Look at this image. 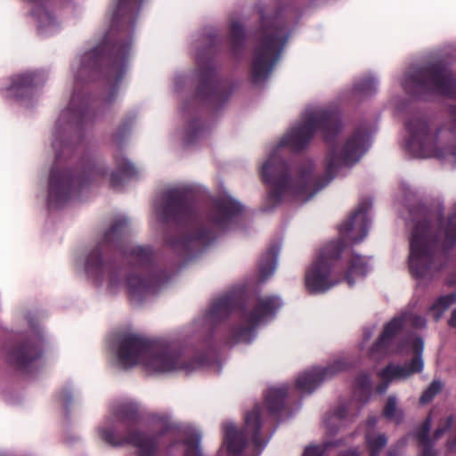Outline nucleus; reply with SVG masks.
I'll return each mask as SVG.
<instances>
[{
  "label": "nucleus",
  "mask_w": 456,
  "mask_h": 456,
  "mask_svg": "<svg viewBox=\"0 0 456 456\" xmlns=\"http://www.w3.org/2000/svg\"><path fill=\"white\" fill-rule=\"evenodd\" d=\"M387 456H398V454L395 451L389 450L387 453Z\"/></svg>",
  "instance_id": "obj_51"
},
{
  "label": "nucleus",
  "mask_w": 456,
  "mask_h": 456,
  "mask_svg": "<svg viewBox=\"0 0 456 456\" xmlns=\"http://www.w3.org/2000/svg\"><path fill=\"white\" fill-rule=\"evenodd\" d=\"M431 428L432 419L430 416H428L413 433L418 444L436 442V440H433V433L430 435Z\"/></svg>",
  "instance_id": "obj_34"
},
{
  "label": "nucleus",
  "mask_w": 456,
  "mask_h": 456,
  "mask_svg": "<svg viewBox=\"0 0 456 456\" xmlns=\"http://www.w3.org/2000/svg\"><path fill=\"white\" fill-rule=\"evenodd\" d=\"M281 307L279 299L275 297H260L251 311H244L241 319L244 324H237L230 329L226 342H250L255 328L263 321L271 318Z\"/></svg>",
  "instance_id": "obj_16"
},
{
  "label": "nucleus",
  "mask_w": 456,
  "mask_h": 456,
  "mask_svg": "<svg viewBox=\"0 0 456 456\" xmlns=\"http://www.w3.org/2000/svg\"><path fill=\"white\" fill-rule=\"evenodd\" d=\"M207 127L203 124L200 116H191L185 122L183 129V142L185 145L194 143L200 137L205 134Z\"/></svg>",
  "instance_id": "obj_26"
},
{
  "label": "nucleus",
  "mask_w": 456,
  "mask_h": 456,
  "mask_svg": "<svg viewBox=\"0 0 456 456\" xmlns=\"http://www.w3.org/2000/svg\"><path fill=\"white\" fill-rule=\"evenodd\" d=\"M355 386L362 390H369L370 387V379L368 374L360 373L355 379Z\"/></svg>",
  "instance_id": "obj_41"
},
{
  "label": "nucleus",
  "mask_w": 456,
  "mask_h": 456,
  "mask_svg": "<svg viewBox=\"0 0 456 456\" xmlns=\"http://www.w3.org/2000/svg\"><path fill=\"white\" fill-rule=\"evenodd\" d=\"M412 223L410 269L413 275L432 279L443 268L438 259L440 248L447 249L456 245V204L446 219L443 208L427 209L417 206L410 211Z\"/></svg>",
  "instance_id": "obj_5"
},
{
  "label": "nucleus",
  "mask_w": 456,
  "mask_h": 456,
  "mask_svg": "<svg viewBox=\"0 0 456 456\" xmlns=\"http://www.w3.org/2000/svg\"><path fill=\"white\" fill-rule=\"evenodd\" d=\"M338 456H362L357 448H350L346 451L340 452Z\"/></svg>",
  "instance_id": "obj_44"
},
{
  "label": "nucleus",
  "mask_w": 456,
  "mask_h": 456,
  "mask_svg": "<svg viewBox=\"0 0 456 456\" xmlns=\"http://www.w3.org/2000/svg\"><path fill=\"white\" fill-rule=\"evenodd\" d=\"M261 39L255 48L251 65V80L257 84L265 79L280 60L285 45V30L274 17L269 20L261 17Z\"/></svg>",
  "instance_id": "obj_9"
},
{
  "label": "nucleus",
  "mask_w": 456,
  "mask_h": 456,
  "mask_svg": "<svg viewBox=\"0 0 456 456\" xmlns=\"http://www.w3.org/2000/svg\"><path fill=\"white\" fill-rule=\"evenodd\" d=\"M201 436L193 431L188 434L181 442L185 446L184 456H204L200 449Z\"/></svg>",
  "instance_id": "obj_32"
},
{
  "label": "nucleus",
  "mask_w": 456,
  "mask_h": 456,
  "mask_svg": "<svg viewBox=\"0 0 456 456\" xmlns=\"http://www.w3.org/2000/svg\"><path fill=\"white\" fill-rule=\"evenodd\" d=\"M403 319L405 322L411 323L415 328H423L426 325V320L423 317L417 314L404 315Z\"/></svg>",
  "instance_id": "obj_40"
},
{
  "label": "nucleus",
  "mask_w": 456,
  "mask_h": 456,
  "mask_svg": "<svg viewBox=\"0 0 456 456\" xmlns=\"http://www.w3.org/2000/svg\"><path fill=\"white\" fill-rule=\"evenodd\" d=\"M159 219L179 230L175 236L166 234L165 244L182 255L189 256L196 246H208L232 220L243 211L242 205L230 197L216 199L205 216L198 212L191 191L175 188L165 191L157 208Z\"/></svg>",
  "instance_id": "obj_3"
},
{
  "label": "nucleus",
  "mask_w": 456,
  "mask_h": 456,
  "mask_svg": "<svg viewBox=\"0 0 456 456\" xmlns=\"http://www.w3.org/2000/svg\"><path fill=\"white\" fill-rule=\"evenodd\" d=\"M344 417V413L341 411H338L333 418L342 419Z\"/></svg>",
  "instance_id": "obj_50"
},
{
  "label": "nucleus",
  "mask_w": 456,
  "mask_h": 456,
  "mask_svg": "<svg viewBox=\"0 0 456 456\" xmlns=\"http://www.w3.org/2000/svg\"><path fill=\"white\" fill-rule=\"evenodd\" d=\"M455 302V293L440 297L431 307V312L433 314L434 319L436 321H438L442 317L444 312L447 310L450 307V305H452Z\"/></svg>",
  "instance_id": "obj_35"
},
{
  "label": "nucleus",
  "mask_w": 456,
  "mask_h": 456,
  "mask_svg": "<svg viewBox=\"0 0 456 456\" xmlns=\"http://www.w3.org/2000/svg\"><path fill=\"white\" fill-rule=\"evenodd\" d=\"M365 441L370 456H379L387 444V437L385 434L371 431L366 433Z\"/></svg>",
  "instance_id": "obj_29"
},
{
  "label": "nucleus",
  "mask_w": 456,
  "mask_h": 456,
  "mask_svg": "<svg viewBox=\"0 0 456 456\" xmlns=\"http://www.w3.org/2000/svg\"><path fill=\"white\" fill-rule=\"evenodd\" d=\"M128 224V220L124 217L114 221L104 233L102 240L88 255L86 271L99 284L107 276L110 288L116 289L122 283L125 270L113 262H105L102 255L118 249L130 269L126 279L129 297L132 301L141 303L147 295L155 294L166 284L170 279V273L155 262L151 247L134 246L128 248L122 246Z\"/></svg>",
  "instance_id": "obj_2"
},
{
  "label": "nucleus",
  "mask_w": 456,
  "mask_h": 456,
  "mask_svg": "<svg viewBox=\"0 0 456 456\" xmlns=\"http://www.w3.org/2000/svg\"><path fill=\"white\" fill-rule=\"evenodd\" d=\"M143 0H118L103 41L86 53L75 79L69 114H90L117 97L128 63L132 33Z\"/></svg>",
  "instance_id": "obj_1"
},
{
  "label": "nucleus",
  "mask_w": 456,
  "mask_h": 456,
  "mask_svg": "<svg viewBox=\"0 0 456 456\" xmlns=\"http://www.w3.org/2000/svg\"><path fill=\"white\" fill-rule=\"evenodd\" d=\"M38 20L43 23L45 20L47 24L52 25L54 23V16L49 11L40 10L36 12Z\"/></svg>",
  "instance_id": "obj_43"
},
{
  "label": "nucleus",
  "mask_w": 456,
  "mask_h": 456,
  "mask_svg": "<svg viewBox=\"0 0 456 456\" xmlns=\"http://www.w3.org/2000/svg\"><path fill=\"white\" fill-rule=\"evenodd\" d=\"M402 318H395L390 322H388L384 328L379 341L373 346L371 353L374 350H379V348L385 346L387 343L402 329Z\"/></svg>",
  "instance_id": "obj_31"
},
{
  "label": "nucleus",
  "mask_w": 456,
  "mask_h": 456,
  "mask_svg": "<svg viewBox=\"0 0 456 456\" xmlns=\"http://www.w3.org/2000/svg\"><path fill=\"white\" fill-rule=\"evenodd\" d=\"M262 428V406L256 405L245 417V427L237 429L232 424L225 426L224 444L229 454L240 455L250 440L256 448L263 447L260 436Z\"/></svg>",
  "instance_id": "obj_14"
},
{
  "label": "nucleus",
  "mask_w": 456,
  "mask_h": 456,
  "mask_svg": "<svg viewBox=\"0 0 456 456\" xmlns=\"http://www.w3.org/2000/svg\"><path fill=\"white\" fill-rule=\"evenodd\" d=\"M198 63V86L194 94L197 103L210 107L223 105L232 94L227 83L217 77L215 68L210 62L204 63L200 55Z\"/></svg>",
  "instance_id": "obj_13"
},
{
  "label": "nucleus",
  "mask_w": 456,
  "mask_h": 456,
  "mask_svg": "<svg viewBox=\"0 0 456 456\" xmlns=\"http://www.w3.org/2000/svg\"><path fill=\"white\" fill-rule=\"evenodd\" d=\"M30 1L33 2V3H42L45 0H30Z\"/></svg>",
  "instance_id": "obj_52"
},
{
  "label": "nucleus",
  "mask_w": 456,
  "mask_h": 456,
  "mask_svg": "<svg viewBox=\"0 0 456 456\" xmlns=\"http://www.w3.org/2000/svg\"><path fill=\"white\" fill-rule=\"evenodd\" d=\"M449 325L456 330V308L452 313L451 318L449 320Z\"/></svg>",
  "instance_id": "obj_46"
},
{
  "label": "nucleus",
  "mask_w": 456,
  "mask_h": 456,
  "mask_svg": "<svg viewBox=\"0 0 456 456\" xmlns=\"http://www.w3.org/2000/svg\"><path fill=\"white\" fill-rule=\"evenodd\" d=\"M411 352L414 357L411 362L404 365H388L382 371L379 373V376L382 379L383 383L377 387V392L383 394L388 387L391 381L395 379H408L414 373L420 372L423 370V360L422 352L424 348V341L420 338H415L411 343Z\"/></svg>",
  "instance_id": "obj_19"
},
{
  "label": "nucleus",
  "mask_w": 456,
  "mask_h": 456,
  "mask_svg": "<svg viewBox=\"0 0 456 456\" xmlns=\"http://www.w3.org/2000/svg\"><path fill=\"white\" fill-rule=\"evenodd\" d=\"M452 282L456 285V279L454 281H452Z\"/></svg>",
  "instance_id": "obj_53"
},
{
  "label": "nucleus",
  "mask_w": 456,
  "mask_h": 456,
  "mask_svg": "<svg viewBox=\"0 0 456 456\" xmlns=\"http://www.w3.org/2000/svg\"><path fill=\"white\" fill-rule=\"evenodd\" d=\"M305 114H323V115H326V114H333V113L326 111V110H322V111H318V112L306 111Z\"/></svg>",
  "instance_id": "obj_48"
},
{
  "label": "nucleus",
  "mask_w": 456,
  "mask_h": 456,
  "mask_svg": "<svg viewBox=\"0 0 456 456\" xmlns=\"http://www.w3.org/2000/svg\"><path fill=\"white\" fill-rule=\"evenodd\" d=\"M45 84V78L39 72H24L9 78V83L1 89L5 99H13L26 102L32 99L36 91Z\"/></svg>",
  "instance_id": "obj_20"
},
{
  "label": "nucleus",
  "mask_w": 456,
  "mask_h": 456,
  "mask_svg": "<svg viewBox=\"0 0 456 456\" xmlns=\"http://www.w3.org/2000/svg\"><path fill=\"white\" fill-rule=\"evenodd\" d=\"M340 234L352 242H359L367 234V218L362 210L356 211L340 229Z\"/></svg>",
  "instance_id": "obj_25"
},
{
  "label": "nucleus",
  "mask_w": 456,
  "mask_h": 456,
  "mask_svg": "<svg viewBox=\"0 0 456 456\" xmlns=\"http://www.w3.org/2000/svg\"><path fill=\"white\" fill-rule=\"evenodd\" d=\"M113 418L124 426V431L119 432L114 428L103 427L99 428L100 437L106 444L119 447L130 444L136 448V456H156L159 449V439L175 430L173 424H165L160 430L152 436L137 428L142 421V416L137 404L124 403L113 406Z\"/></svg>",
  "instance_id": "obj_7"
},
{
  "label": "nucleus",
  "mask_w": 456,
  "mask_h": 456,
  "mask_svg": "<svg viewBox=\"0 0 456 456\" xmlns=\"http://www.w3.org/2000/svg\"><path fill=\"white\" fill-rule=\"evenodd\" d=\"M265 404L269 413L276 416L285 407V388H271L265 395Z\"/></svg>",
  "instance_id": "obj_27"
},
{
  "label": "nucleus",
  "mask_w": 456,
  "mask_h": 456,
  "mask_svg": "<svg viewBox=\"0 0 456 456\" xmlns=\"http://www.w3.org/2000/svg\"><path fill=\"white\" fill-rule=\"evenodd\" d=\"M43 354V338L39 334H20L4 347L7 365L24 373L31 371Z\"/></svg>",
  "instance_id": "obj_12"
},
{
  "label": "nucleus",
  "mask_w": 456,
  "mask_h": 456,
  "mask_svg": "<svg viewBox=\"0 0 456 456\" xmlns=\"http://www.w3.org/2000/svg\"><path fill=\"white\" fill-rule=\"evenodd\" d=\"M383 415L387 419L397 423L403 420V412L397 407V399L395 395H390L387 398V401L383 407Z\"/></svg>",
  "instance_id": "obj_36"
},
{
  "label": "nucleus",
  "mask_w": 456,
  "mask_h": 456,
  "mask_svg": "<svg viewBox=\"0 0 456 456\" xmlns=\"http://www.w3.org/2000/svg\"><path fill=\"white\" fill-rule=\"evenodd\" d=\"M341 130L342 124L338 116H311L306 122L291 129L287 148L300 151L308 145L314 132L320 131L326 140H330Z\"/></svg>",
  "instance_id": "obj_15"
},
{
  "label": "nucleus",
  "mask_w": 456,
  "mask_h": 456,
  "mask_svg": "<svg viewBox=\"0 0 456 456\" xmlns=\"http://www.w3.org/2000/svg\"><path fill=\"white\" fill-rule=\"evenodd\" d=\"M328 446V444L323 445H308L305 447L303 456H322Z\"/></svg>",
  "instance_id": "obj_39"
},
{
  "label": "nucleus",
  "mask_w": 456,
  "mask_h": 456,
  "mask_svg": "<svg viewBox=\"0 0 456 456\" xmlns=\"http://www.w3.org/2000/svg\"><path fill=\"white\" fill-rule=\"evenodd\" d=\"M406 128L430 156L456 163V116L449 126L438 129L433 135L429 134L428 124L422 116H411L406 122Z\"/></svg>",
  "instance_id": "obj_11"
},
{
  "label": "nucleus",
  "mask_w": 456,
  "mask_h": 456,
  "mask_svg": "<svg viewBox=\"0 0 456 456\" xmlns=\"http://www.w3.org/2000/svg\"><path fill=\"white\" fill-rule=\"evenodd\" d=\"M130 131V127L127 125H123L116 134V138L120 140L122 137L126 136Z\"/></svg>",
  "instance_id": "obj_45"
},
{
  "label": "nucleus",
  "mask_w": 456,
  "mask_h": 456,
  "mask_svg": "<svg viewBox=\"0 0 456 456\" xmlns=\"http://www.w3.org/2000/svg\"><path fill=\"white\" fill-rule=\"evenodd\" d=\"M365 273V264L362 261L361 256H354L349 265L348 272L346 274V281L349 283V285H353L352 281V276H363Z\"/></svg>",
  "instance_id": "obj_37"
},
{
  "label": "nucleus",
  "mask_w": 456,
  "mask_h": 456,
  "mask_svg": "<svg viewBox=\"0 0 456 456\" xmlns=\"http://www.w3.org/2000/svg\"><path fill=\"white\" fill-rule=\"evenodd\" d=\"M343 250V242H332L320 253L312 268L305 274V286L311 292H322L332 287L336 282L328 279L330 262L338 259Z\"/></svg>",
  "instance_id": "obj_18"
},
{
  "label": "nucleus",
  "mask_w": 456,
  "mask_h": 456,
  "mask_svg": "<svg viewBox=\"0 0 456 456\" xmlns=\"http://www.w3.org/2000/svg\"><path fill=\"white\" fill-rule=\"evenodd\" d=\"M377 423V419L375 417H370L369 418V419L367 420V425L370 427V428H373L375 427Z\"/></svg>",
  "instance_id": "obj_47"
},
{
  "label": "nucleus",
  "mask_w": 456,
  "mask_h": 456,
  "mask_svg": "<svg viewBox=\"0 0 456 456\" xmlns=\"http://www.w3.org/2000/svg\"><path fill=\"white\" fill-rule=\"evenodd\" d=\"M264 183L269 186L268 200L280 202L285 195V135L279 139L267 160L260 169Z\"/></svg>",
  "instance_id": "obj_17"
},
{
  "label": "nucleus",
  "mask_w": 456,
  "mask_h": 456,
  "mask_svg": "<svg viewBox=\"0 0 456 456\" xmlns=\"http://www.w3.org/2000/svg\"><path fill=\"white\" fill-rule=\"evenodd\" d=\"M436 442H430L427 444H419L421 448V456H437V452L435 448Z\"/></svg>",
  "instance_id": "obj_42"
},
{
  "label": "nucleus",
  "mask_w": 456,
  "mask_h": 456,
  "mask_svg": "<svg viewBox=\"0 0 456 456\" xmlns=\"http://www.w3.org/2000/svg\"><path fill=\"white\" fill-rule=\"evenodd\" d=\"M370 133L368 130H358L346 142L341 159L332 157L327 163V176L320 182L314 179L310 174L302 175L297 180H287V198L291 197L300 202H305L326 186L335 176L340 165L351 166L357 162L367 150Z\"/></svg>",
  "instance_id": "obj_8"
},
{
  "label": "nucleus",
  "mask_w": 456,
  "mask_h": 456,
  "mask_svg": "<svg viewBox=\"0 0 456 456\" xmlns=\"http://www.w3.org/2000/svg\"><path fill=\"white\" fill-rule=\"evenodd\" d=\"M403 86L414 96L425 94L453 96L456 77L444 61H436L412 70L405 78Z\"/></svg>",
  "instance_id": "obj_10"
},
{
  "label": "nucleus",
  "mask_w": 456,
  "mask_h": 456,
  "mask_svg": "<svg viewBox=\"0 0 456 456\" xmlns=\"http://www.w3.org/2000/svg\"><path fill=\"white\" fill-rule=\"evenodd\" d=\"M244 305L242 299L236 295H226L215 300L208 314V319L216 324L221 320L227 318L234 310L240 309Z\"/></svg>",
  "instance_id": "obj_22"
},
{
  "label": "nucleus",
  "mask_w": 456,
  "mask_h": 456,
  "mask_svg": "<svg viewBox=\"0 0 456 456\" xmlns=\"http://www.w3.org/2000/svg\"><path fill=\"white\" fill-rule=\"evenodd\" d=\"M114 161L117 171L110 175V184L112 188H119L123 185L125 179H132L138 175L137 168L124 156L122 151L119 150L114 154Z\"/></svg>",
  "instance_id": "obj_24"
},
{
  "label": "nucleus",
  "mask_w": 456,
  "mask_h": 456,
  "mask_svg": "<svg viewBox=\"0 0 456 456\" xmlns=\"http://www.w3.org/2000/svg\"><path fill=\"white\" fill-rule=\"evenodd\" d=\"M456 421V414L450 413L439 419L435 430L433 431V440L439 441L444 437L454 426Z\"/></svg>",
  "instance_id": "obj_33"
},
{
  "label": "nucleus",
  "mask_w": 456,
  "mask_h": 456,
  "mask_svg": "<svg viewBox=\"0 0 456 456\" xmlns=\"http://www.w3.org/2000/svg\"><path fill=\"white\" fill-rule=\"evenodd\" d=\"M230 45L233 55H240L245 45V33L243 27L238 21H233L230 26Z\"/></svg>",
  "instance_id": "obj_28"
},
{
  "label": "nucleus",
  "mask_w": 456,
  "mask_h": 456,
  "mask_svg": "<svg viewBox=\"0 0 456 456\" xmlns=\"http://www.w3.org/2000/svg\"><path fill=\"white\" fill-rule=\"evenodd\" d=\"M70 118H59L55 125L53 148L55 151V164L49 175L48 205L60 208L83 188L107 177V166L97 157L87 153L81 159V172L75 175L69 169L61 170L58 163L77 151L82 142H74L73 137H80V132L73 134L72 125L82 124L86 116H69Z\"/></svg>",
  "instance_id": "obj_4"
},
{
  "label": "nucleus",
  "mask_w": 456,
  "mask_h": 456,
  "mask_svg": "<svg viewBox=\"0 0 456 456\" xmlns=\"http://www.w3.org/2000/svg\"><path fill=\"white\" fill-rule=\"evenodd\" d=\"M442 388V384L439 381H433L429 387L423 392L419 398V402L422 404L429 403L434 396L439 393Z\"/></svg>",
  "instance_id": "obj_38"
},
{
  "label": "nucleus",
  "mask_w": 456,
  "mask_h": 456,
  "mask_svg": "<svg viewBox=\"0 0 456 456\" xmlns=\"http://www.w3.org/2000/svg\"><path fill=\"white\" fill-rule=\"evenodd\" d=\"M276 256L277 249L274 247H271L264 258L259 263V276L262 281L268 279L274 272L276 266Z\"/></svg>",
  "instance_id": "obj_30"
},
{
  "label": "nucleus",
  "mask_w": 456,
  "mask_h": 456,
  "mask_svg": "<svg viewBox=\"0 0 456 456\" xmlns=\"http://www.w3.org/2000/svg\"><path fill=\"white\" fill-rule=\"evenodd\" d=\"M377 89V80L371 76H364L356 80L353 88L343 97L348 104L355 105L374 95Z\"/></svg>",
  "instance_id": "obj_23"
},
{
  "label": "nucleus",
  "mask_w": 456,
  "mask_h": 456,
  "mask_svg": "<svg viewBox=\"0 0 456 456\" xmlns=\"http://www.w3.org/2000/svg\"><path fill=\"white\" fill-rule=\"evenodd\" d=\"M118 360L126 369L142 364L148 370L159 373L176 370L189 373L205 363L202 356L186 359L181 350L172 344L134 333L120 338Z\"/></svg>",
  "instance_id": "obj_6"
},
{
  "label": "nucleus",
  "mask_w": 456,
  "mask_h": 456,
  "mask_svg": "<svg viewBox=\"0 0 456 456\" xmlns=\"http://www.w3.org/2000/svg\"><path fill=\"white\" fill-rule=\"evenodd\" d=\"M178 444H180V442L178 440H174L172 441L169 444H168V449H171L173 447H175V445H177Z\"/></svg>",
  "instance_id": "obj_49"
},
{
  "label": "nucleus",
  "mask_w": 456,
  "mask_h": 456,
  "mask_svg": "<svg viewBox=\"0 0 456 456\" xmlns=\"http://www.w3.org/2000/svg\"><path fill=\"white\" fill-rule=\"evenodd\" d=\"M347 368L346 362L338 360L325 369H314L302 374L297 380V387L305 393H311L319 384Z\"/></svg>",
  "instance_id": "obj_21"
}]
</instances>
